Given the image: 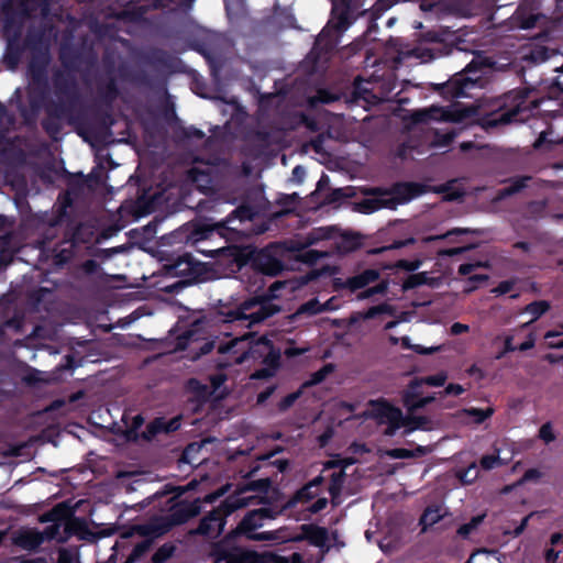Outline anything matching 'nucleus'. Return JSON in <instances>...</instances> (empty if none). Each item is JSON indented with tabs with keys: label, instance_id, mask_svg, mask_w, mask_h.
I'll return each instance as SVG.
<instances>
[{
	"label": "nucleus",
	"instance_id": "nucleus-24",
	"mask_svg": "<svg viewBox=\"0 0 563 563\" xmlns=\"http://www.w3.org/2000/svg\"><path fill=\"white\" fill-rule=\"evenodd\" d=\"M306 539L313 545L322 550V554L329 551L330 536L329 531L323 527L308 526L305 528Z\"/></svg>",
	"mask_w": 563,
	"mask_h": 563
},
{
	"label": "nucleus",
	"instance_id": "nucleus-15",
	"mask_svg": "<svg viewBox=\"0 0 563 563\" xmlns=\"http://www.w3.org/2000/svg\"><path fill=\"white\" fill-rule=\"evenodd\" d=\"M353 462L350 460H331L324 464V471L331 468H338L330 475L329 493L331 495V501L333 506H338L341 503V494L343 492V484L345 482L344 468L351 465Z\"/></svg>",
	"mask_w": 563,
	"mask_h": 563
},
{
	"label": "nucleus",
	"instance_id": "nucleus-20",
	"mask_svg": "<svg viewBox=\"0 0 563 563\" xmlns=\"http://www.w3.org/2000/svg\"><path fill=\"white\" fill-rule=\"evenodd\" d=\"M254 264L258 272L268 276L278 275L284 267L282 262L272 254V247L258 253L254 260Z\"/></svg>",
	"mask_w": 563,
	"mask_h": 563
},
{
	"label": "nucleus",
	"instance_id": "nucleus-60",
	"mask_svg": "<svg viewBox=\"0 0 563 563\" xmlns=\"http://www.w3.org/2000/svg\"><path fill=\"white\" fill-rule=\"evenodd\" d=\"M300 391H295L283 398L278 404L279 410L286 411L288 408H290L295 404V401L300 397Z\"/></svg>",
	"mask_w": 563,
	"mask_h": 563
},
{
	"label": "nucleus",
	"instance_id": "nucleus-56",
	"mask_svg": "<svg viewBox=\"0 0 563 563\" xmlns=\"http://www.w3.org/2000/svg\"><path fill=\"white\" fill-rule=\"evenodd\" d=\"M227 376L223 374H213V401L224 396V390H219Z\"/></svg>",
	"mask_w": 563,
	"mask_h": 563
},
{
	"label": "nucleus",
	"instance_id": "nucleus-14",
	"mask_svg": "<svg viewBox=\"0 0 563 563\" xmlns=\"http://www.w3.org/2000/svg\"><path fill=\"white\" fill-rule=\"evenodd\" d=\"M196 241L195 230L190 225L185 224L177 230L161 236L158 240V250L168 249L186 252L185 246L189 243L194 244Z\"/></svg>",
	"mask_w": 563,
	"mask_h": 563
},
{
	"label": "nucleus",
	"instance_id": "nucleus-41",
	"mask_svg": "<svg viewBox=\"0 0 563 563\" xmlns=\"http://www.w3.org/2000/svg\"><path fill=\"white\" fill-rule=\"evenodd\" d=\"M395 316L396 308L388 303H382L378 306L371 307L363 316L364 319H374L378 314Z\"/></svg>",
	"mask_w": 563,
	"mask_h": 563
},
{
	"label": "nucleus",
	"instance_id": "nucleus-13",
	"mask_svg": "<svg viewBox=\"0 0 563 563\" xmlns=\"http://www.w3.org/2000/svg\"><path fill=\"white\" fill-rule=\"evenodd\" d=\"M463 117L464 114L460 111L437 106H431L411 113V120L413 123H430L432 121L459 122Z\"/></svg>",
	"mask_w": 563,
	"mask_h": 563
},
{
	"label": "nucleus",
	"instance_id": "nucleus-50",
	"mask_svg": "<svg viewBox=\"0 0 563 563\" xmlns=\"http://www.w3.org/2000/svg\"><path fill=\"white\" fill-rule=\"evenodd\" d=\"M456 136V133L454 131L445 132V133H435L433 145L438 147H444L451 144V142Z\"/></svg>",
	"mask_w": 563,
	"mask_h": 563
},
{
	"label": "nucleus",
	"instance_id": "nucleus-53",
	"mask_svg": "<svg viewBox=\"0 0 563 563\" xmlns=\"http://www.w3.org/2000/svg\"><path fill=\"white\" fill-rule=\"evenodd\" d=\"M325 139L327 137L323 134L318 135L316 139L311 140L306 145L307 151L308 150H312V151H314L318 154H325L327 153V148L324 146Z\"/></svg>",
	"mask_w": 563,
	"mask_h": 563
},
{
	"label": "nucleus",
	"instance_id": "nucleus-7",
	"mask_svg": "<svg viewBox=\"0 0 563 563\" xmlns=\"http://www.w3.org/2000/svg\"><path fill=\"white\" fill-rule=\"evenodd\" d=\"M528 91L526 89L514 90L508 92L503 98V103L499 106V114L490 119H486L483 123L485 128H493L498 124H508L517 121V117L525 112L537 108V101H527Z\"/></svg>",
	"mask_w": 563,
	"mask_h": 563
},
{
	"label": "nucleus",
	"instance_id": "nucleus-17",
	"mask_svg": "<svg viewBox=\"0 0 563 563\" xmlns=\"http://www.w3.org/2000/svg\"><path fill=\"white\" fill-rule=\"evenodd\" d=\"M174 527H176V525L173 522L168 514L157 517L148 523L136 526L135 531L142 537H150L154 540L155 538L166 534Z\"/></svg>",
	"mask_w": 563,
	"mask_h": 563
},
{
	"label": "nucleus",
	"instance_id": "nucleus-47",
	"mask_svg": "<svg viewBox=\"0 0 563 563\" xmlns=\"http://www.w3.org/2000/svg\"><path fill=\"white\" fill-rule=\"evenodd\" d=\"M463 484H471L478 477V468L475 463H472L465 471L457 474Z\"/></svg>",
	"mask_w": 563,
	"mask_h": 563
},
{
	"label": "nucleus",
	"instance_id": "nucleus-9",
	"mask_svg": "<svg viewBox=\"0 0 563 563\" xmlns=\"http://www.w3.org/2000/svg\"><path fill=\"white\" fill-rule=\"evenodd\" d=\"M269 484H271V482L268 478L253 481V482L249 483L245 487L240 489L239 494L229 496L224 501L221 503V505H219L217 507V509H213V517H212L213 523L219 521V528H220V530H222L221 521H222L223 516L230 515L234 510L243 508V507L252 504V501L255 499V497H253V496H250V497L241 496L243 493L250 492V490L264 492L268 488Z\"/></svg>",
	"mask_w": 563,
	"mask_h": 563
},
{
	"label": "nucleus",
	"instance_id": "nucleus-21",
	"mask_svg": "<svg viewBox=\"0 0 563 563\" xmlns=\"http://www.w3.org/2000/svg\"><path fill=\"white\" fill-rule=\"evenodd\" d=\"M479 78L468 77L465 74L455 77L450 80L445 88L446 91L452 95V97H465L470 95V90L474 87H479Z\"/></svg>",
	"mask_w": 563,
	"mask_h": 563
},
{
	"label": "nucleus",
	"instance_id": "nucleus-11",
	"mask_svg": "<svg viewBox=\"0 0 563 563\" xmlns=\"http://www.w3.org/2000/svg\"><path fill=\"white\" fill-rule=\"evenodd\" d=\"M254 209L247 206H242L233 212V217L228 219L225 223H213V233L219 234L221 238L230 241H239L242 235L250 233L249 227L245 221H251L255 217Z\"/></svg>",
	"mask_w": 563,
	"mask_h": 563
},
{
	"label": "nucleus",
	"instance_id": "nucleus-19",
	"mask_svg": "<svg viewBox=\"0 0 563 563\" xmlns=\"http://www.w3.org/2000/svg\"><path fill=\"white\" fill-rule=\"evenodd\" d=\"M200 509L201 507L198 500L181 501L172 508L169 516L177 527L198 516L200 514Z\"/></svg>",
	"mask_w": 563,
	"mask_h": 563
},
{
	"label": "nucleus",
	"instance_id": "nucleus-43",
	"mask_svg": "<svg viewBox=\"0 0 563 563\" xmlns=\"http://www.w3.org/2000/svg\"><path fill=\"white\" fill-rule=\"evenodd\" d=\"M461 413L473 417L476 423H482L485 419L489 418L494 413V409L492 407L485 410L478 408H467L463 409Z\"/></svg>",
	"mask_w": 563,
	"mask_h": 563
},
{
	"label": "nucleus",
	"instance_id": "nucleus-2",
	"mask_svg": "<svg viewBox=\"0 0 563 563\" xmlns=\"http://www.w3.org/2000/svg\"><path fill=\"white\" fill-rule=\"evenodd\" d=\"M433 191L444 194V199L449 201L457 200L464 195L455 180L446 184L430 187L420 183H400L389 191H375L369 198L364 199L357 205L361 212L369 213L382 208L395 209L398 205L407 203L421 195Z\"/></svg>",
	"mask_w": 563,
	"mask_h": 563
},
{
	"label": "nucleus",
	"instance_id": "nucleus-33",
	"mask_svg": "<svg viewBox=\"0 0 563 563\" xmlns=\"http://www.w3.org/2000/svg\"><path fill=\"white\" fill-rule=\"evenodd\" d=\"M146 539L136 543L129 554L125 563H134L141 560V558L148 552L153 544V539L150 537H145Z\"/></svg>",
	"mask_w": 563,
	"mask_h": 563
},
{
	"label": "nucleus",
	"instance_id": "nucleus-64",
	"mask_svg": "<svg viewBox=\"0 0 563 563\" xmlns=\"http://www.w3.org/2000/svg\"><path fill=\"white\" fill-rule=\"evenodd\" d=\"M514 286H515L514 280H504V282L499 283L497 287L493 288L492 292L497 296L505 295V294L511 291Z\"/></svg>",
	"mask_w": 563,
	"mask_h": 563
},
{
	"label": "nucleus",
	"instance_id": "nucleus-1",
	"mask_svg": "<svg viewBox=\"0 0 563 563\" xmlns=\"http://www.w3.org/2000/svg\"><path fill=\"white\" fill-rule=\"evenodd\" d=\"M52 85L56 99H48L45 102L46 118L42 120L41 125L52 140H57L63 130L62 120L69 124L79 121L76 109L80 93L74 76L60 69L53 73Z\"/></svg>",
	"mask_w": 563,
	"mask_h": 563
},
{
	"label": "nucleus",
	"instance_id": "nucleus-36",
	"mask_svg": "<svg viewBox=\"0 0 563 563\" xmlns=\"http://www.w3.org/2000/svg\"><path fill=\"white\" fill-rule=\"evenodd\" d=\"M550 308V305L548 301H544V300H540V301H534V302H531L529 303L526 308H525V311L532 314V319L530 320V322H527L525 324H522V328H526L527 325H529L531 322L536 321L538 318H540L543 313H545Z\"/></svg>",
	"mask_w": 563,
	"mask_h": 563
},
{
	"label": "nucleus",
	"instance_id": "nucleus-37",
	"mask_svg": "<svg viewBox=\"0 0 563 563\" xmlns=\"http://www.w3.org/2000/svg\"><path fill=\"white\" fill-rule=\"evenodd\" d=\"M74 508L70 507L67 503L63 501L57 505H55L51 512L49 518L51 520H66L74 516Z\"/></svg>",
	"mask_w": 563,
	"mask_h": 563
},
{
	"label": "nucleus",
	"instance_id": "nucleus-29",
	"mask_svg": "<svg viewBox=\"0 0 563 563\" xmlns=\"http://www.w3.org/2000/svg\"><path fill=\"white\" fill-rule=\"evenodd\" d=\"M122 420L126 427L124 432L125 439L133 442L137 441L141 437L139 430L144 424V417L142 413H137L132 417L130 422L128 421V415L124 413Z\"/></svg>",
	"mask_w": 563,
	"mask_h": 563
},
{
	"label": "nucleus",
	"instance_id": "nucleus-62",
	"mask_svg": "<svg viewBox=\"0 0 563 563\" xmlns=\"http://www.w3.org/2000/svg\"><path fill=\"white\" fill-rule=\"evenodd\" d=\"M543 476V473L538 468H529L523 474L522 478L519 481V485L527 482H537Z\"/></svg>",
	"mask_w": 563,
	"mask_h": 563
},
{
	"label": "nucleus",
	"instance_id": "nucleus-27",
	"mask_svg": "<svg viewBox=\"0 0 563 563\" xmlns=\"http://www.w3.org/2000/svg\"><path fill=\"white\" fill-rule=\"evenodd\" d=\"M438 423L426 416L408 415L405 420V433L409 434L416 430L431 431Z\"/></svg>",
	"mask_w": 563,
	"mask_h": 563
},
{
	"label": "nucleus",
	"instance_id": "nucleus-63",
	"mask_svg": "<svg viewBox=\"0 0 563 563\" xmlns=\"http://www.w3.org/2000/svg\"><path fill=\"white\" fill-rule=\"evenodd\" d=\"M386 455L391 459H412L413 454L407 449H391L386 451Z\"/></svg>",
	"mask_w": 563,
	"mask_h": 563
},
{
	"label": "nucleus",
	"instance_id": "nucleus-32",
	"mask_svg": "<svg viewBox=\"0 0 563 563\" xmlns=\"http://www.w3.org/2000/svg\"><path fill=\"white\" fill-rule=\"evenodd\" d=\"M388 341L390 342L391 345H397L399 342H401L402 346L404 347H411L415 352L419 353V354H432L437 351L440 350V346H432V347H429V349H424L423 346L421 345H411L410 344V339L408 336H402V338H397L395 335H391L389 334L388 335Z\"/></svg>",
	"mask_w": 563,
	"mask_h": 563
},
{
	"label": "nucleus",
	"instance_id": "nucleus-5",
	"mask_svg": "<svg viewBox=\"0 0 563 563\" xmlns=\"http://www.w3.org/2000/svg\"><path fill=\"white\" fill-rule=\"evenodd\" d=\"M211 321L206 316L194 319L188 328L174 336V330L169 335L174 338V351H188L186 357L197 361L202 355L211 353V339L209 338Z\"/></svg>",
	"mask_w": 563,
	"mask_h": 563
},
{
	"label": "nucleus",
	"instance_id": "nucleus-39",
	"mask_svg": "<svg viewBox=\"0 0 563 563\" xmlns=\"http://www.w3.org/2000/svg\"><path fill=\"white\" fill-rule=\"evenodd\" d=\"M320 312H321V302L318 299L313 298V299H310L307 302L302 303L297 309V311L295 312L292 318H298L302 314L314 316Z\"/></svg>",
	"mask_w": 563,
	"mask_h": 563
},
{
	"label": "nucleus",
	"instance_id": "nucleus-22",
	"mask_svg": "<svg viewBox=\"0 0 563 563\" xmlns=\"http://www.w3.org/2000/svg\"><path fill=\"white\" fill-rule=\"evenodd\" d=\"M187 391L191 395L190 401L197 402L198 407L211 404V389L197 378H189L186 384Z\"/></svg>",
	"mask_w": 563,
	"mask_h": 563
},
{
	"label": "nucleus",
	"instance_id": "nucleus-12",
	"mask_svg": "<svg viewBox=\"0 0 563 563\" xmlns=\"http://www.w3.org/2000/svg\"><path fill=\"white\" fill-rule=\"evenodd\" d=\"M242 266L241 254L235 247H221L213 251V278L227 277Z\"/></svg>",
	"mask_w": 563,
	"mask_h": 563
},
{
	"label": "nucleus",
	"instance_id": "nucleus-31",
	"mask_svg": "<svg viewBox=\"0 0 563 563\" xmlns=\"http://www.w3.org/2000/svg\"><path fill=\"white\" fill-rule=\"evenodd\" d=\"M163 432H170V428L162 418H156L146 426L145 430L141 433L140 439L151 441L157 434Z\"/></svg>",
	"mask_w": 563,
	"mask_h": 563
},
{
	"label": "nucleus",
	"instance_id": "nucleus-16",
	"mask_svg": "<svg viewBox=\"0 0 563 563\" xmlns=\"http://www.w3.org/2000/svg\"><path fill=\"white\" fill-rule=\"evenodd\" d=\"M379 422L386 423L388 427L384 431L386 435H394L396 431L400 428H405V420L406 417L402 415L401 410L398 408H395L386 402L380 404L377 407L376 412Z\"/></svg>",
	"mask_w": 563,
	"mask_h": 563
},
{
	"label": "nucleus",
	"instance_id": "nucleus-35",
	"mask_svg": "<svg viewBox=\"0 0 563 563\" xmlns=\"http://www.w3.org/2000/svg\"><path fill=\"white\" fill-rule=\"evenodd\" d=\"M529 177H522L514 180L510 186L501 189L498 191L497 196L495 197V201L503 200L518 191H520L522 188L526 187L527 181L529 180Z\"/></svg>",
	"mask_w": 563,
	"mask_h": 563
},
{
	"label": "nucleus",
	"instance_id": "nucleus-61",
	"mask_svg": "<svg viewBox=\"0 0 563 563\" xmlns=\"http://www.w3.org/2000/svg\"><path fill=\"white\" fill-rule=\"evenodd\" d=\"M446 379L448 375L444 372H441L435 375L426 377L423 383L430 386H443Z\"/></svg>",
	"mask_w": 563,
	"mask_h": 563
},
{
	"label": "nucleus",
	"instance_id": "nucleus-34",
	"mask_svg": "<svg viewBox=\"0 0 563 563\" xmlns=\"http://www.w3.org/2000/svg\"><path fill=\"white\" fill-rule=\"evenodd\" d=\"M176 552V545L172 542H166L161 545L152 555V563H165Z\"/></svg>",
	"mask_w": 563,
	"mask_h": 563
},
{
	"label": "nucleus",
	"instance_id": "nucleus-18",
	"mask_svg": "<svg viewBox=\"0 0 563 563\" xmlns=\"http://www.w3.org/2000/svg\"><path fill=\"white\" fill-rule=\"evenodd\" d=\"M275 512L268 508H260L252 510L245 515L236 529L240 532L252 534L253 531L263 526L265 519H273Z\"/></svg>",
	"mask_w": 563,
	"mask_h": 563
},
{
	"label": "nucleus",
	"instance_id": "nucleus-48",
	"mask_svg": "<svg viewBox=\"0 0 563 563\" xmlns=\"http://www.w3.org/2000/svg\"><path fill=\"white\" fill-rule=\"evenodd\" d=\"M483 518H484L483 516H476V517L472 518L470 522H467L459 528L457 533L461 537L466 538L477 528V526L483 521Z\"/></svg>",
	"mask_w": 563,
	"mask_h": 563
},
{
	"label": "nucleus",
	"instance_id": "nucleus-44",
	"mask_svg": "<svg viewBox=\"0 0 563 563\" xmlns=\"http://www.w3.org/2000/svg\"><path fill=\"white\" fill-rule=\"evenodd\" d=\"M86 231H88V228H86L84 224H78L75 227L69 236V242L71 246H77L80 243H87L90 241L89 238L85 236Z\"/></svg>",
	"mask_w": 563,
	"mask_h": 563
},
{
	"label": "nucleus",
	"instance_id": "nucleus-59",
	"mask_svg": "<svg viewBox=\"0 0 563 563\" xmlns=\"http://www.w3.org/2000/svg\"><path fill=\"white\" fill-rule=\"evenodd\" d=\"M328 256L327 252H319L317 250H309L302 253L301 258L310 264L317 263L321 257Z\"/></svg>",
	"mask_w": 563,
	"mask_h": 563
},
{
	"label": "nucleus",
	"instance_id": "nucleus-30",
	"mask_svg": "<svg viewBox=\"0 0 563 563\" xmlns=\"http://www.w3.org/2000/svg\"><path fill=\"white\" fill-rule=\"evenodd\" d=\"M444 516V511L439 506L428 507L420 520L419 525L422 527L421 531H427L428 528L432 527L433 525L438 523Z\"/></svg>",
	"mask_w": 563,
	"mask_h": 563
},
{
	"label": "nucleus",
	"instance_id": "nucleus-49",
	"mask_svg": "<svg viewBox=\"0 0 563 563\" xmlns=\"http://www.w3.org/2000/svg\"><path fill=\"white\" fill-rule=\"evenodd\" d=\"M412 312L410 311H402V312H399L395 316H393L395 319L387 322L384 327V330H391L394 329L395 327H397L398 324L402 323V322H409L412 318Z\"/></svg>",
	"mask_w": 563,
	"mask_h": 563
},
{
	"label": "nucleus",
	"instance_id": "nucleus-52",
	"mask_svg": "<svg viewBox=\"0 0 563 563\" xmlns=\"http://www.w3.org/2000/svg\"><path fill=\"white\" fill-rule=\"evenodd\" d=\"M195 533L209 537L211 534V511L205 514Z\"/></svg>",
	"mask_w": 563,
	"mask_h": 563
},
{
	"label": "nucleus",
	"instance_id": "nucleus-58",
	"mask_svg": "<svg viewBox=\"0 0 563 563\" xmlns=\"http://www.w3.org/2000/svg\"><path fill=\"white\" fill-rule=\"evenodd\" d=\"M517 15H518V19L521 20L522 29H531L536 25L538 15L531 14L528 18H525L523 5L518 9Z\"/></svg>",
	"mask_w": 563,
	"mask_h": 563
},
{
	"label": "nucleus",
	"instance_id": "nucleus-10",
	"mask_svg": "<svg viewBox=\"0 0 563 563\" xmlns=\"http://www.w3.org/2000/svg\"><path fill=\"white\" fill-rule=\"evenodd\" d=\"M49 56L46 52L34 53L27 66V76L30 79L31 90L33 95L44 101L49 92V80L47 67Z\"/></svg>",
	"mask_w": 563,
	"mask_h": 563
},
{
	"label": "nucleus",
	"instance_id": "nucleus-45",
	"mask_svg": "<svg viewBox=\"0 0 563 563\" xmlns=\"http://www.w3.org/2000/svg\"><path fill=\"white\" fill-rule=\"evenodd\" d=\"M249 538L252 539V540H255V541L267 540V541L282 542V541L286 540L285 537L280 536V531H278V530H276V531H263V532H260V533H252V534H249Z\"/></svg>",
	"mask_w": 563,
	"mask_h": 563
},
{
	"label": "nucleus",
	"instance_id": "nucleus-25",
	"mask_svg": "<svg viewBox=\"0 0 563 563\" xmlns=\"http://www.w3.org/2000/svg\"><path fill=\"white\" fill-rule=\"evenodd\" d=\"M97 91L100 101L107 108H111L120 95L117 79L112 76L109 77L106 82L99 84Z\"/></svg>",
	"mask_w": 563,
	"mask_h": 563
},
{
	"label": "nucleus",
	"instance_id": "nucleus-8",
	"mask_svg": "<svg viewBox=\"0 0 563 563\" xmlns=\"http://www.w3.org/2000/svg\"><path fill=\"white\" fill-rule=\"evenodd\" d=\"M213 563H305L302 554L295 552L285 558L272 552L239 551L221 554L219 547L213 544Z\"/></svg>",
	"mask_w": 563,
	"mask_h": 563
},
{
	"label": "nucleus",
	"instance_id": "nucleus-28",
	"mask_svg": "<svg viewBox=\"0 0 563 563\" xmlns=\"http://www.w3.org/2000/svg\"><path fill=\"white\" fill-rule=\"evenodd\" d=\"M14 542L18 547H20L24 550L35 551L44 542V537L40 531L27 530V531L21 532L15 538Z\"/></svg>",
	"mask_w": 563,
	"mask_h": 563
},
{
	"label": "nucleus",
	"instance_id": "nucleus-26",
	"mask_svg": "<svg viewBox=\"0 0 563 563\" xmlns=\"http://www.w3.org/2000/svg\"><path fill=\"white\" fill-rule=\"evenodd\" d=\"M174 139L179 144H190L194 141H200L203 139L205 133L195 126H184L178 124L173 131Z\"/></svg>",
	"mask_w": 563,
	"mask_h": 563
},
{
	"label": "nucleus",
	"instance_id": "nucleus-46",
	"mask_svg": "<svg viewBox=\"0 0 563 563\" xmlns=\"http://www.w3.org/2000/svg\"><path fill=\"white\" fill-rule=\"evenodd\" d=\"M388 289V283L387 282H380L377 285L367 288L366 290L362 291L357 295V299H367L374 295L377 294H385Z\"/></svg>",
	"mask_w": 563,
	"mask_h": 563
},
{
	"label": "nucleus",
	"instance_id": "nucleus-38",
	"mask_svg": "<svg viewBox=\"0 0 563 563\" xmlns=\"http://www.w3.org/2000/svg\"><path fill=\"white\" fill-rule=\"evenodd\" d=\"M434 400V397L428 396L419 399H415L412 395L409 393H406L404 397L405 406L407 407L409 412L416 411L418 409H421L432 402Z\"/></svg>",
	"mask_w": 563,
	"mask_h": 563
},
{
	"label": "nucleus",
	"instance_id": "nucleus-51",
	"mask_svg": "<svg viewBox=\"0 0 563 563\" xmlns=\"http://www.w3.org/2000/svg\"><path fill=\"white\" fill-rule=\"evenodd\" d=\"M111 108H107V110L100 113L99 122L101 128L106 133L111 134V126L114 124V118L110 111Z\"/></svg>",
	"mask_w": 563,
	"mask_h": 563
},
{
	"label": "nucleus",
	"instance_id": "nucleus-40",
	"mask_svg": "<svg viewBox=\"0 0 563 563\" xmlns=\"http://www.w3.org/2000/svg\"><path fill=\"white\" fill-rule=\"evenodd\" d=\"M340 96L325 89H320L309 98V104L316 107L318 103H331L339 100Z\"/></svg>",
	"mask_w": 563,
	"mask_h": 563
},
{
	"label": "nucleus",
	"instance_id": "nucleus-4",
	"mask_svg": "<svg viewBox=\"0 0 563 563\" xmlns=\"http://www.w3.org/2000/svg\"><path fill=\"white\" fill-rule=\"evenodd\" d=\"M284 286L282 282H275L269 287V298L255 297L245 300L236 309L227 312L213 311V323H236L239 325L252 327L261 323L267 318L279 312L280 308L273 303L271 298L276 297V291Z\"/></svg>",
	"mask_w": 563,
	"mask_h": 563
},
{
	"label": "nucleus",
	"instance_id": "nucleus-55",
	"mask_svg": "<svg viewBox=\"0 0 563 563\" xmlns=\"http://www.w3.org/2000/svg\"><path fill=\"white\" fill-rule=\"evenodd\" d=\"M367 82H364L363 80L356 79L354 85V95L355 98H362L365 101H369V98L372 97L369 93V90L367 87H365Z\"/></svg>",
	"mask_w": 563,
	"mask_h": 563
},
{
	"label": "nucleus",
	"instance_id": "nucleus-57",
	"mask_svg": "<svg viewBox=\"0 0 563 563\" xmlns=\"http://www.w3.org/2000/svg\"><path fill=\"white\" fill-rule=\"evenodd\" d=\"M539 438L543 440L545 443H550L555 440V434L550 422H547L541 426L539 430Z\"/></svg>",
	"mask_w": 563,
	"mask_h": 563
},
{
	"label": "nucleus",
	"instance_id": "nucleus-6",
	"mask_svg": "<svg viewBox=\"0 0 563 563\" xmlns=\"http://www.w3.org/2000/svg\"><path fill=\"white\" fill-rule=\"evenodd\" d=\"M157 254L161 262H164L163 269L166 275L173 277H188L187 280H179L174 285L166 286L165 290L173 292L184 288L191 280H196L201 274L202 265L197 262L189 252L179 250L159 249Z\"/></svg>",
	"mask_w": 563,
	"mask_h": 563
},
{
	"label": "nucleus",
	"instance_id": "nucleus-23",
	"mask_svg": "<svg viewBox=\"0 0 563 563\" xmlns=\"http://www.w3.org/2000/svg\"><path fill=\"white\" fill-rule=\"evenodd\" d=\"M379 278V272L376 269H365L364 272L349 277L343 287L350 289L351 291H356L358 289H363L368 285L375 283Z\"/></svg>",
	"mask_w": 563,
	"mask_h": 563
},
{
	"label": "nucleus",
	"instance_id": "nucleus-54",
	"mask_svg": "<svg viewBox=\"0 0 563 563\" xmlns=\"http://www.w3.org/2000/svg\"><path fill=\"white\" fill-rule=\"evenodd\" d=\"M503 464L504 463L500 460V457L498 456V454L497 455H484L481 459V466L486 471L493 470Z\"/></svg>",
	"mask_w": 563,
	"mask_h": 563
},
{
	"label": "nucleus",
	"instance_id": "nucleus-3",
	"mask_svg": "<svg viewBox=\"0 0 563 563\" xmlns=\"http://www.w3.org/2000/svg\"><path fill=\"white\" fill-rule=\"evenodd\" d=\"M218 353L225 357V362L219 361L218 366L224 367L231 363L241 364L249 358H256L265 354L266 367L252 374V379H266L275 375L278 367L279 353L273 351L266 339H260L253 344L249 342V335L232 339L228 344L220 345Z\"/></svg>",
	"mask_w": 563,
	"mask_h": 563
},
{
	"label": "nucleus",
	"instance_id": "nucleus-42",
	"mask_svg": "<svg viewBox=\"0 0 563 563\" xmlns=\"http://www.w3.org/2000/svg\"><path fill=\"white\" fill-rule=\"evenodd\" d=\"M334 371V366L332 364H325L319 371L314 372L310 379L303 384L305 387L320 384L325 379Z\"/></svg>",
	"mask_w": 563,
	"mask_h": 563
}]
</instances>
